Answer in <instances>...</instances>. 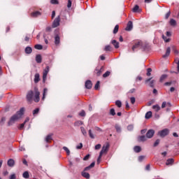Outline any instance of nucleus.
<instances>
[{
  "instance_id": "nucleus-3",
  "label": "nucleus",
  "mask_w": 179,
  "mask_h": 179,
  "mask_svg": "<svg viewBox=\"0 0 179 179\" xmlns=\"http://www.w3.org/2000/svg\"><path fill=\"white\" fill-rule=\"evenodd\" d=\"M136 48H139L140 50L145 51V50L148 48V44L144 43L142 41H139L134 44V45L132 47V50L135 51Z\"/></svg>"
},
{
  "instance_id": "nucleus-62",
  "label": "nucleus",
  "mask_w": 179,
  "mask_h": 179,
  "mask_svg": "<svg viewBox=\"0 0 179 179\" xmlns=\"http://www.w3.org/2000/svg\"><path fill=\"white\" fill-rule=\"evenodd\" d=\"M145 159V156H139L138 157V162H142Z\"/></svg>"
},
{
  "instance_id": "nucleus-17",
  "label": "nucleus",
  "mask_w": 179,
  "mask_h": 179,
  "mask_svg": "<svg viewBox=\"0 0 179 179\" xmlns=\"http://www.w3.org/2000/svg\"><path fill=\"white\" fill-rule=\"evenodd\" d=\"M24 51L26 54H31V52H33V49H31V47L28 46L25 48Z\"/></svg>"
},
{
  "instance_id": "nucleus-8",
  "label": "nucleus",
  "mask_w": 179,
  "mask_h": 179,
  "mask_svg": "<svg viewBox=\"0 0 179 179\" xmlns=\"http://www.w3.org/2000/svg\"><path fill=\"white\" fill-rule=\"evenodd\" d=\"M153 135H155V130L150 129L146 133V138H148V139H150L151 138H153Z\"/></svg>"
},
{
  "instance_id": "nucleus-28",
  "label": "nucleus",
  "mask_w": 179,
  "mask_h": 179,
  "mask_svg": "<svg viewBox=\"0 0 179 179\" xmlns=\"http://www.w3.org/2000/svg\"><path fill=\"white\" fill-rule=\"evenodd\" d=\"M169 24L171 26H176L177 24V22L174 19H171Z\"/></svg>"
},
{
  "instance_id": "nucleus-6",
  "label": "nucleus",
  "mask_w": 179,
  "mask_h": 179,
  "mask_svg": "<svg viewBox=\"0 0 179 179\" xmlns=\"http://www.w3.org/2000/svg\"><path fill=\"white\" fill-rule=\"evenodd\" d=\"M59 22H61V17L59 15L53 21L52 27H58V26H59Z\"/></svg>"
},
{
  "instance_id": "nucleus-5",
  "label": "nucleus",
  "mask_w": 179,
  "mask_h": 179,
  "mask_svg": "<svg viewBox=\"0 0 179 179\" xmlns=\"http://www.w3.org/2000/svg\"><path fill=\"white\" fill-rule=\"evenodd\" d=\"M169 129H163L162 131H159L158 132V135L159 136H161V138H164V136H167V134H169Z\"/></svg>"
},
{
  "instance_id": "nucleus-13",
  "label": "nucleus",
  "mask_w": 179,
  "mask_h": 179,
  "mask_svg": "<svg viewBox=\"0 0 179 179\" xmlns=\"http://www.w3.org/2000/svg\"><path fill=\"white\" fill-rule=\"evenodd\" d=\"M34 82V83H38V82H40V74L39 73L35 74Z\"/></svg>"
},
{
  "instance_id": "nucleus-50",
  "label": "nucleus",
  "mask_w": 179,
  "mask_h": 179,
  "mask_svg": "<svg viewBox=\"0 0 179 179\" xmlns=\"http://www.w3.org/2000/svg\"><path fill=\"white\" fill-rule=\"evenodd\" d=\"M159 143H160V140L157 139L154 143V148H156V146H157L159 145Z\"/></svg>"
},
{
  "instance_id": "nucleus-57",
  "label": "nucleus",
  "mask_w": 179,
  "mask_h": 179,
  "mask_svg": "<svg viewBox=\"0 0 179 179\" xmlns=\"http://www.w3.org/2000/svg\"><path fill=\"white\" fill-rule=\"evenodd\" d=\"M101 145L98 144V145H95V150H99V149H101Z\"/></svg>"
},
{
  "instance_id": "nucleus-47",
  "label": "nucleus",
  "mask_w": 179,
  "mask_h": 179,
  "mask_svg": "<svg viewBox=\"0 0 179 179\" xmlns=\"http://www.w3.org/2000/svg\"><path fill=\"white\" fill-rule=\"evenodd\" d=\"M95 72L97 76H100V75H101V70L96 69Z\"/></svg>"
},
{
  "instance_id": "nucleus-11",
  "label": "nucleus",
  "mask_w": 179,
  "mask_h": 179,
  "mask_svg": "<svg viewBox=\"0 0 179 179\" xmlns=\"http://www.w3.org/2000/svg\"><path fill=\"white\" fill-rule=\"evenodd\" d=\"M31 17H38V16H41V13L40 11H34L31 14Z\"/></svg>"
},
{
  "instance_id": "nucleus-25",
  "label": "nucleus",
  "mask_w": 179,
  "mask_h": 179,
  "mask_svg": "<svg viewBox=\"0 0 179 179\" xmlns=\"http://www.w3.org/2000/svg\"><path fill=\"white\" fill-rule=\"evenodd\" d=\"M51 139H52V135L49 134L46 136L45 138V142H47V143H50V141H51Z\"/></svg>"
},
{
  "instance_id": "nucleus-46",
  "label": "nucleus",
  "mask_w": 179,
  "mask_h": 179,
  "mask_svg": "<svg viewBox=\"0 0 179 179\" xmlns=\"http://www.w3.org/2000/svg\"><path fill=\"white\" fill-rule=\"evenodd\" d=\"M110 115H115V110L114 108H111L110 110Z\"/></svg>"
},
{
  "instance_id": "nucleus-15",
  "label": "nucleus",
  "mask_w": 179,
  "mask_h": 179,
  "mask_svg": "<svg viewBox=\"0 0 179 179\" xmlns=\"http://www.w3.org/2000/svg\"><path fill=\"white\" fill-rule=\"evenodd\" d=\"M7 164L9 167H13V166H15V160L13 159H8Z\"/></svg>"
},
{
  "instance_id": "nucleus-40",
  "label": "nucleus",
  "mask_w": 179,
  "mask_h": 179,
  "mask_svg": "<svg viewBox=\"0 0 179 179\" xmlns=\"http://www.w3.org/2000/svg\"><path fill=\"white\" fill-rule=\"evenodd\" d=\"M110 73H111L110 71H106L105 73H103V78H108V76H110Z\"/></svg>"
},
{
  "instance_id": "nucleus-29",
  "label": "nucleus",
  "mask_w": 179,
  "mask_h": 179,
  "mask_svg": "<svg viewBox=\"0 0 179 179\" xmlns=\"http://www.w3.org/2000/svg\"><path fill=\"white\" fill-rule=\"evenodd\" d=\"M146 136H141L138 137L139 142H145L146 141Z\"/></svg>"
},
{
  "instance_id": "nucleus-39",
  "label": "nucleus",
  "mask_w": 179,
  "mask_h": 179,
  "mask_svg": "<svg viewBox=\"0 0 179 179\" xmlns=\"http://www.w3.org/2000/svg\"><path fill=\"white\" fill-rule=\"evenodd\" d=\"M63 149L65 150V152H66V154L68 155V156H69V155H71V151L69 150V149L66 147H63Z\"/></svg>"
},
{
  "instance_id": "nucleus-30",
  "label": "nucleus",
  "mask_w": 179,
  "mask_h": 179,
  "mask_svg": "<svg viewBox=\"0 0 179 179\" xmlns=\"http://www.w3.org/2000/svg\"><path fill=\"white\" fill-rule=\"evenodd\" d=\"M80 129L83 135H84V136H86L87 135V132L86 131V129H85V127H81Z\"/></svg>"
},
{
  "instance_id": "nucleus-59",
  "label": "nucleus",
  "mask_w": 179,
  "mask_h": 179,
  "mask_svg": "<svg viewBox=\"0 0 179 179\" xmlns=\"http://www.w3.org/2000/svg\"><path fill=\"white\" fill-rule=\"evenodd\" d=\"M173 83V82L170 81V82H166L164 83L165 86H171V84Z\"/></svg>"
},
{
  "instance_id": "nucleus-26",
  "label": "nucleus",
  "mask_w": 179,
  "mask_h": 179,
  "mask_svg": "<svg viewBox=\"0 0 179 179\" xmlns=\"http://www.w3.org/2000/svg\"><path fill=\"white\" fill-rule=\"evenodd\" d=\"M134 152H136V153H139V152H141V146H138V145L135 146L134 148Z\"/></svg>"
},
{
  "instance_id": "nucleus-14",
  "label": "nucleus",
  "mask_w": 179,
  "mask_h": 179,
  "mask_svg": "<svg viewBox=\"0 0 179 179\" xmlns=\"http://www.w3.org/2000/svg\"><path fill=\"white\" fill-rule=\"evenodd\" d=\"M92 86H93V84L92 83V81L88 80L85 82L86 89H90L92 87Z\"/></svg>"
},
{
  "instance_id": "nucleus-45",
  "label": "nucleus",
  "mask_w": 179,
  "mask_h": 179,
  "mask_svg": "<svg viewBox=\"0 0 179 179\" xmlns=\"http://www.w3.org/2000/svg\"><path fill=\"white\" fill-rule=\"evenodd\" d=\"M128 131H133L134 130V124H130L127 126Z\"/></svg>"
},
{
  "instance_id": "nucleus-16",
  "label": "nucleus",
  "mask_w": 179,
  "mask_h": 179,
  "mask_svg": "<svg viewBox=\"0 0 179 179\" xmlns=\"http://www.w3.org/2000/svg\"><path fill=\"white\" fill-rule=\"evenodd\" d=\"M61 38H59V35H56L55 37V44L56 45H59L60 43Z\"/></svg>"
},
{
  "instance_id": "nucleus-51",
  "label": "nucleus",
  "mask_w": 179,
  "mask_h": 179,
  "mask_svg": "<svg viewBox=\"0 0 179 179\" xmlns=\"http://www.w3.org/2000/svg\"><path fill=\"white\" fill-rule=\"evenodd\" d=\"M105 51H111V46H110V45H106V47H105Z\"/></svg>"
},
{
  "instance_id": "nucleus-38",
  "label": "nucleus",
  "mask_w": 179,
  "mask_h": 179,
  "mask_svg": "<svg viewBox=\"0 0 179 179\" xmlns=\"http://www.w3.org/2000/svg\"><path fill=\"white\" fill-rule=\"evenodd\" d=\"M138 10H139V6L136 5L134 8H133V12H134L135 13H136V12H138Z\"/></svg>"
},
{
  "instance_id": "nucleus-42",
  "label": "nucleus",
  "mask_w": 179,
  "mask_h": 179,
  "mask_svg": "<svg viewBox=\"0 0 179 179\" xmlns=\"http://www.w3.org/2000/svg\"><path fill=\"white\" fill-rule=\"evenodd\" d=\"M103 156V154L100 153L99 156L97 159V164H100V162H101V157Z\"/></svg>"
},
{
  "instance_id": "nucleus-20",
  "label": "nucleus",
  "mask_w": 179,
  "mask_h": 179,
  "mask_svg": "<svg viewBox=\"0 0 179 179\" xmlns=\"http://www.w3.org/2000/svg\"><path fill=\"white\" fill-rule=\"evenodd\" d=\"M95 164H96V163L92 162L90 166L85 168V171H88V170H90V169H92V167H94Z\"/></svg>"
},
{
  "instance_id": "nucleus-7",
  "label": "nucleus",
  "mask_w": 179,
  "mask_h": 179,
  "mask_svg": "<svg viewBox=\"0 0 179 179\" xmlns=\"http://www.w3.org/2000/svg\"><path fill=\"white\" fill-rule=\"evenodd\" d=\"M109 148H110L109 143L103 145V146L100 152L101 155H104V153H107V152H108Z\"/></svg>"
},
{
  "instance_id": "nucleus-18",
  "label": "nucleus",
  "mask_w": 179,
  "mask_h": 179,
  "mask_svg": "<svg viewBox=\"0 0 179 179\" xmlns=\"http://www.w3.org/2000/svg\"><path fill=\"white\" fill-rule=\"evenodd\" d=\"M112 44L114 45L115 48H120V43L115 40L112 41Z\"/></svg>"
},
{
  "instance_id": "nucleus-9",
  "label": "nucleus",
  "mask_w": 179,
  "mask_h": 179,
  "mask_svg": "<svg viewBox=\"0 0 179 179\" xmlns=\"http://www.w3.org/2000/svg\"><path fill=\"white\" fill-rule=\"evenodd\" d=\"M133 27H134V24H132V21H129L127 23V26L125 30L127 31H131V30H132Z\"/></svg>"
},
{
  "instance_id": "nucleus-10",
  "label": "nucleus",
  "mask_w": 179,
  "mask_h": 179,
  "mask_svg": "<svg viewBox=\"0 0 179 179\" xmlns=\"http://www.w3.org/2000/svg\"><path fill=\"white\" fill-rule=\"evenodd\" d=\"M81 176L84 177V178H87V179L90 178V174H89V173H87L85 169L83 171L81 172Z\"/></svg>"
},
{
  "instance_id": "nucleus-19",
  "label": "nucleus",
  "mask_w": 179,
  "mask_h": 179,
  "mask_svg": "<svg viewBox=\"0 0 179 179\" xmlns=\"http://www.w3.org/2000/svg\"><path fill=\"white\" fill-rule=\"evenodd\" d=\"M170 52H171L170 48H167L166 54L163 55V58H167V57H169V55H170Z\"/></svg>"
},
{
  "instance_id": "nucleus-1",
  "label": "nucleus",
  "mask_w": 179,
  "mask_h": 179,
  "mask_svg": "<svg viewBox=\"0 0 179 179\" xmlns=\"http://www.w3.org/2000/svg\"><path fill=\"white\" fill-rule=\"evenodd\" d=\"M33 97L35 103H38V101H40V92L37 87L34 88V92L32 90H30L27 94V101H33Z\"/></svg>"
},
{
  "instance_id": "nucleus-23",
  "label": "nucleus",
  "mask_w": 179,
  "mask_h": 179,
  "mask_svg": "<svg viewBox=\"0 0 179 179\" xmlns=\"http://www.w3.org/2000/svg\"><path fill=\"white\" fill-rule=\"evenodd\" d=\"M173 163H174L173 159H168L166 160V166H170V164H173Z\"/></svg>"
},
{
  "instance_id": "nucleus-22",
  "label": "nucleus",
  "mask_w": 179,
  "mask_h": 179,
  "mask_svg": "<svg viewBox=\"0 0 179 179\" xmlns=\"http://www.w3.org/2000/svg\"><path fill=\"white\" fill-rule=\"evenodd\" d=\"M152 110H155L156 113H157L158 111H160V106L159 105H154L152 106Z\"/></svg>"
},
{
  "instance_id": "nucleus-4",
  "label": "nucleus",
  "mask_w": 179,
  "mask_h": 179,
  "mask_svg": "<svg viewBox=\"0 0 179 179\" xmlns=\"http://www.w3.org/2000/svg\"><path fill=\"white\" fill-rule=\"evenodd\" d=\"M48 72H50V66H46L43 72V82L45 83V80H47V75H48Z\"/></svg>"
},
{
  "instance_id": "nucleus-24",
  "label": "nucleus",
  "mask_w": 179,
  "mask_h": 179,
  "mask_svg": "<svg viewBox=\"0 0 179 179\" xmlns=\"http://www.w3.org/2000/svg\"><path fill=\"white\" fill-rule=\"evenodd\" d=\"M152 117V111H148L145 113V119L149 120V118Z\"/></svg>"
},
{
  "instance_id": "nucleus-48",
  "label": "nucleus",
  "mask_w": 179,
  "mask_h": 179,
  "mask_svg": "<svg viewBox=\"0 0 179 179\" xmlns=\"http://www.w3.org/2000/svg\"><path fill=\"white\" fill-rule=\"evenodd\" d=\"M89 135H90V137L92 139H94V135L92 134V130L91 129L89 130Z\"/></svg>"
},
{
  "instance_id": "nucleus-61",
  "label": "nucleus",
  "mask_w": 179,
  "mask_h": 179,
  "mask_svg": "<svg viewBox=\"0 0 179 179\" xmlns=\"http://www.w3.org/2000/svg\"><path fill=\"white\" fill-rule=\"evenodd\" d=\"M25 124H26L25 123L21 124L20 126L18 127L19 129H23V128H24Z\"/></svg>"
},
{
  "instance_id": "nucleus-32",
  "label": "nucleus",
  "mask_w": 179,
  "mask_h": 179,
  "mask_svg": "<svg viewBox=\"0 0 179 179\" xmlns=\"http://www.w3.org/2000/svg\"><path fill=\"white\" fill-rule=\"evenodd\" d=\"M22 177H24V178H29L30 177V175L29 174L28 171H25L22 174Z\"/></svg>"
},
{
  "instance_id": "nucleus-33",
  "label": "nucleus",
  "mask_w": 179,
  "mask_h": 179,
  "mask_svg": "<svg viewBox=\"0 0 179 179\" xmlns=\"http://www.w3.org/2000/svg\"><path fill=\"white\" fill-rule=\"evenodd\" d=\"M40 112V108H37L35 110H33V115L36 116L38 113Z\"/></svg>"
},
{
  "instance_id": "nucleus-37",
  "label": "nucleus",
  "mask_w": 179,
  "mask_h": 179,
  "mask_svg": "<svg viewBox=\"0 0 179 179\" xmlns=\"http://www.w3.org/2000/svg\"><path fill=\"white\" fill-rule=\"evenodd\" d=\"M119 26L118 25H115L114 29H113V34H117V33H118V29H119Z\"/></svg>"
},
{
  "instance_id": "nucleus-56",
  "label": "nucleus",
  "mask_w": 179,
  "mask_h": 179,
  "mask_svg": "<svg viewBox=\"0 0 179 179\" xmlns=\"http://www.w3.org/2000/svg\"><path fill=\"white\" fill-rule=\"evenodd\" d=\"M72 6V1L69 0L67 3V8H71Z\"/></svg>"
},
{
  "instance_id": "nucleus-44",
  "label": "nucleus",
  "mask_w": 179,
  "mask_h": 179,
  "mask_svg": "<svg viewBox=\"0 0 179 179\" xmlns=\"http://www.w3.org/2000/svg\"><path fill=\"white\" fill-rule=\"evenodd\" d=\"M175 62L176 64H177V71L179 73V59H175Z\"/></svg>"
},
{
  "instance_id": "nucleus-63",
  "label": "nucleus",
  "mask_w": 179,
  "mask_h": 179,
  "mask_svg": "<svg viewBox=\"0 0 179 179\" xmlns=\"http://www.w3.org/2000/svg\"><path fill=\"white\" fill-rule=\"evenodd\" d=\"M89 157H90V155L88 154L83 158V160H89Z\"/></svg>"
},
{
  "instance_id": "nucleus-64",
  "label": "nucleus",
  "mask_w": 179,
  "mask_h": 179,
  "mask_svg": "<svg viewBox=\"0 0 179 179\" xmlns=\"http://www.w3.org/2000/svg\"><path fill=\"white\" fill-rule=\"evenodd\" d=\"M170 14H171V13H170V11H169V12L166 14L165 18L167 19L168 17H170Z\"/></svg>"
},
{
  "instance_id": "nucleus-43",
  "label": "nucleus",
  "mask_w": 179,
  "mask_h": 179,
  "mask_svg": "<svg viewBox=\"0 0 179 179\" xmlns=\"http://www.w3.org/2000/svg\"><path fill=\"white\" fill-rule=\"evenodd\" d=\"M34 48H36V50H43V45H36L34 46Z\"/></svg>"
},
{
  "instance_id": "nucleus-49",
  "label": "nucleus",
  "mask_w": 179,
  "mask_h": 179,
  "mask_svg": "<svg viewBox=\"0 0 179 179\" xmlns=\"http://www.w3.org/2000/svg\"><path fill=\"white\" fill-rule=\"evenodd\" d=\"M149 86H150V87H153L155 86V80L150 81Z\"/></svg>"
},
{
  "instance_id": "nucleus-35",
  "label": "nucleus",
  "mask_w": 179,
  "mask_h": 179,
  "mask_svg": "<svg viewBox=\"0 0 179 179\" xmlns=\"http://www.w3.org/2000/svg\"><path fill=\"white\" fill-rule=\"evenodd\" d=\"M167 77H168L167 74L162 75L159 80L160 82H163V80H164V79H167Z\"/></svg>"
},
{
  "instance_id": "nucleus-52",
  "label": "nucleus",
  "mask_w": 179,
  "mask_h": 179,
  "mask_svg": "<svg viewBox=\"0 0 179 179\" xmlns=\"http://www.w3.org/2000/svg\"><path fill=\"white\" fill-rule=\"evenodd\" d=\"M79 115L80 117H85V115H86V113L85 112V110H82L80 113Z\"/></svg>"
},
{
  "instance_id": "nucleus-60",
  "label": "nucleus",
  "mask_w": 179,
  "mask_h": 179,
  "mask_svg": "<svg viewBox=\"0 0 179 179\" xmlns=\"http://www.w3.org/2000/svg\"><path fill=\"white\" fill-rule=\"evenodd\" d=\"M82 148H83V144H82V143H80L79 145L76 146V149H82Z\"/></svg>"
},
{
  "instance_id": "nucleus-31",
  "label": "nucleus",
  "mask_w": 179,
  "mask_h": 179,
  "mask_svg": "<svg viewBox=\"0 0 179 179\" xmlns=\"http://www.w3.org/2000/svg\"><path fill=\"white\" fill-rule=\"evenodd\" d=\"M83 124V122L78 120L74 123L75 127H80V125Z\"/></svg>"
},
{
  "instance_id": "nucleus-54",
  "label": "nucleus",
  "mask_w": 179,
  "mask_h": 179,
  "mask_svg": "<svg viewBox=\"0 0 179 179\" xmlns=\"http://www.w3.org/2000/svg\"><path fill=\"white\" fill-rule=\"evenodd\" d=\"M51 3L53 5H58V0H51Z\"/></svg>"
},
{
  "instance_id": "nucleus-21",
  "label": "nucleus",
  "mask_w": 179,
  "mask_h": 179,
  "mask_svg": "<svg viewBox=\"0 0 179 179\" xmlns=\"http://www.w3.org/2000/svg\"><path fill=\"white\" fill-rule=\"evenodd\" d=\"M47 93H48V90L47 88H44L43 89V94L42 100H45V96H47Z\"/></svg>"
},
{
  "instance_id": "nucleus-58",
  "label": "nucleus",
  "mask_w": 179,
  "mask_h": 179,
  "mask_svg": "<svg viewBox=\"0 0 179 179\" xmlns=\"http://www.w3.org/2000/svg\"><path fill=\"white\" fill-rule=\"evenodd\" d=\"M167 106V102L164 101L162 104V108H165V107Z\"/></svg>"
},
{
  "instance_id": "nucleus-36",
  "label": "nucleus",
  "mask_w": 179,
  "mask_h": 179,
  "mask_svg": "<svg viewBox=\"0 0 179 179\" xmlns=\"http://www.w3.org/2000/svg\"><path fill=\"white\" fill-rule=\"evenodd\" d=\"M115 128L117 132H119V133L121 132V127L120 125L115 124Z\"/></svg>"
},
{
  "instance_id": "nucleus-53",
  "label": "nucleus",
  "mask_w": 179,
  "mask_h": 179,
  "mask_svg": "<svg viewBox=\"0 0 179 179\" xmlns=\"http://www.w3.org/2000/svg\"><path fill=\"white\" fill-rule=\"evenodd\" d=\"M150 72H152V69L149 68L147 69V76H150Z\"/></svg>"
},
{
  "instance_id": "nucleus-2",
  "label": "nucleus",
  "mask_w": 179,
  "mask_h": 179,
  "mask_svg": "<svg viewBox=\"0 0 179 179\" xmlns=\"http://www.w3.org/2000/svg\"><path fill=\"white\" fill-rule=\"evenodd\" d=\"M24 114V108H21L19 111L16 113L15 115H13L9 122H8V126L10 127V125H13L15 124V121H17L18 120H20V117Z\"/></svg>"
},
{
  "instance_id": "nucleus-12",
  "label": "nucleus",
  "mask_w": 179,
  "mask_h": 179,
  "mask_svg": "<svg viewBox=\"0 0 179 179\" xmlns=\"http://www.w3.org/2000/svg\"><path fill=\"white\" fill-rule=\"evenodd\" d=\"M43 61V57H41V55H36V62L37 64H41Z\"/></svg>"
},
{
  "instance_id": "nucleus-55",
  "label": "nucleus",
  "mask_w": 179,
  "mask_h": 179,
  "mask_svg": "<svg viewBox=\"0 0 179 179\" xmlns=\"http://www.w3.org/2000/svg\"><path fill=\"white\" fill-rule=\"evenodd\" d=\"M130 101L131 104H135V101H136L135 97H131Z\"/></svg>"
},
{
  "instance_id": "nucleus-27",
  "label": "nucleus",
  "mask_w": 179,
  "mask_h": 179,
  "mask_svg": "<svg viewBox=\"0 0 179 179\" xmlns=\"http://www.w3.org/2000/svg\"><path fill=\"white\" fill-rule=\"evenodd\" d=\"M115 106H117V107H118L119 108H121V107H122V103L121 102V101L117 100L115 101Z\"/></svg>"
},
{
  "instance_id": "nucleus-34",
  "label": "nucleus",
  "mask_w": 179,
  "mask_h": 179,
  "mask_svg": "<svg viewBox=\"0 0 179 179\" xmlns=\"http://www.w3.org/2000/svg\"><path fill=\"white\" fill-rule=\"evenodd\" d=\"M162 38L165 41V43H169L170 42V38H167V36L162 35Z\"/></svg>"
},
{
  "instance_id": "nucleus-41",
  "label": "nucleus",
  "mask_w": 179,
  "mask_h": 179,
  "mask_svg": "<svg viewBox=\"0 0 179 179\" xmlns=\"http://www.w3.org/2000/svg\"><path fill=\"white\" fill-rule=\"evenodd\" d=\"M99 87H100V81H97L95 86H94V89L95 90H98Z\"/></svg>"
}]
</instances>
